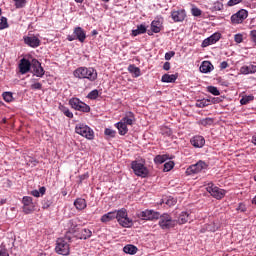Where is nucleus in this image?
Wrapping results in <instances>:
<instances>
[{
    "label": "nucleus",
    "mask_w": 256,
    "mask_h": 256,
    "mask_svg": "<svg viewBox=\"0 0 256 256\" xmlns=\"http://www.w3.org/2000/svg\"><path fill=\"white\" fill-rule=\"evenodd\" d=\"M74 206L76 207V209L78 211H83V209H85L87 207V201H85V199H83V198H77L74 201Z\"/></svg>",
    "instance_id": "obj_27"
},
{
    "label": "nucleus",
    "mask_w": 256,
    "mask_h": 256,
    "mask_svg": "<svg viewBox=\"0 0 256 256\" xmlns=\"http://www.w3.org/2000/svg\"><path fill=\"white\" fill-rule=\"evenodd\" d=\"M88 99H97V97H99V90L95 89L92 90L91 92H89V94L87 95Z\"/></svg>",
    "instance_id": "obj_46"
},
{
    "label": "nucleus",
    "mask_w": 256,
    "mask_h": 256,
    "mask_svg": "<svg viewBox=\"0 0 256 256\" xmlns=\"http://www.w3.org/2000/svg\"><path fill=\"white\" fill-rule=\"evenodd\" d=\"M164 71H169L171 69V63L170 62H165L163 65Z\"/></svg>",
    "instance_id": "obj_59"
},
{
    "label": "nucleus",
    "mask_w": 256,
    "mask_h": 256,
    "mask_svg": "<svg viewBox=\"0 0 256 256\" xmlns=\"http://www.w3.org/2000/svg\"><path fill=\"white\" fill-rule=\"evenodd\" d=\"M0 256H9V252H7V249L0 248Z\"/></svg>",
    "instance_id": "obj_58"
},
{
    "label": "nucleus",
    "mask_w": 256,
    "mask_h": 256,
    "mask_svg": "<svg viewBox=\"0 0 256 256\" xmlns=\"http://www.w3.org/2000/svg\"><path fill=\"white\" fill-rule=\"evenodd\" d=\"M250 39L256 45V30L250 31Z\"/></svg>",
    "instance_id": "obj_56"
},
{
    "label": "nucleus",
    "mask_w": 256,
    "mask_h": 256,
    "mask_svg": "<svg viewBox=\"0 0 256 256\" xmlns=\"http://www.w3.org/2000/svg\"><path fill=\"white\" fill-rule=\"evenodd\" d=\"M115 127L119 131V135H127L129 133V128H127V124L123 123L121 120L115 124Z\"/></svg>",
    "instance_id": "obj_23"
},
{
    "label": "nucleus",
    "mask_w": 256,
    "mask_h": 256,
    "mask_svg": "<svg viewBox=\"0 0 256 256\" xmlns=\"http://www.w3.org/2000/svg\"><path fill=\"white\" fill-rule=\"evenodd\" d=\"M214 9H215V11H222V9H223V3H221V2H216V3L214 4Z\"/></svg>",
    "instance_id": "obj_55"
},
{
    "label": "nucleus",
    "mask_w": 256,
    "mask_h": 256,
    "mask_svg": "<svg viewBox=\"0 0 256 256\" xmlns=\"http://www.w3.org/2000/svg\"><path fill=\"white\" fill-rule=\"evenodd\" d=\"M121 122L126 126L133 125L135 123V114L133 112L126 113L125 117L121 119Z\"/></svg>",
    "instance_id": "obj_22"
},
{
    "label": "nucleus",
    "mask_w": 256,
    "mask_h": 256,
    "mask_svg": "<svg viewBox=\"0 0 256 256\" xmlns=\"http://www.w3.org/2000/svg\"><path fill=\"white\" fill-rule=\"evenodd\" d=\"M93 235V232H91L89 229L84 228L81 230L80 235L78 236L79 239H89Z\"/></svg>",
    "instance_id": "obj_35"
},
{
    "label": "nucleus",
    "mask_w": 256,
    "mask_h": 256,
    "mask_svg": "<svg viewBox=\"0 0 256 256\" xmlns=\"http://www.w3.org/2000/svg\"><path fill=\"white\" fill-rule=\"evenodd\" d=\"M24 43L25 45H28V47H32V49H37L39 45H41V40L35 35L32 36H26L24 37Z\"/></svg>",
    "instance_id": "obj_17"
},
{
    "label": "nucleus",
    "mask_w": 256,
    "mask_h": 256,
    "mask_svg": "<svg viewBox=\"0 0 256 256\" xmlns=\"http://www.w3.org/2000/svg\"><path fill=\"white\" fill-rule=\"evenodd\" d=\"M189 221H191V213L181 212L178 216V220H176V224L185 225V223H189Z\"/></svg>",
    "instance_id": "obj_20"
},
{
    "label": "nucleus",
    "mask_w": 256,
    "mask_h": 256,
    "mask_svg": "<svg viewBox=\"0 0 256 256\" xmlns=\"http://www.w3.org/2000/svg\"><path fill=\"white\" fill-rule=\"evenodd\" d=\"M16 9H23L25 7V3H27V0H14Z\"/></svg>",
    "instance_id": "obj_45"
},
{
    "label": "nucleus",
    "mask_w": 256,
    "mask_h": 256,
    "mask_svg": "<svg viewBox=\"0 0 256 256\" xmlns=\"http://www.w3.org/2000/svg\"><path fill=\"white\" fill-rule=\"evenodd\" d=\"M22 211L25 215H30L35 211V203H33V198L31 196H24L22 198Z\"/></svg>",
    "instance_id": "obj_10"
},
{
    "label": "nucleus",
    "mask_w": 256,
    "mask_h": 256,
    "mask_svg": "<svg viewBox=\"0 0 256 256\" xmlns=\"http://www.w3.org/2000/svg\"><path fill=\"white\" fill-rule=\"evenodd\" d=\"M172 57H175V52L174 51H170V52H167L166 54H165V60L166 61H171V58Z\"/></svg>",
    "instance_id": "obj_54"
},
{
    "label": "nucleus",
    "mask_w": 256,
    "mask_h": 256,
    "mask_svg": "<svg viewBox=\"0 0 256 256\" xmlns=\"http://www.w3.org/2000/svg\"><path fill=\"white\" fill-rule=\"evenodd\" d=\"M206 191H208L210 193V195L212 197H214V199H218L221 200L223 199V197H225V195H227V190L225 189H221L217 186H215V184L208 183L207 187H206Z\"/></svg>",
    "instance_id": "obj_9"
},
{
    "label": "nucleus",
    "mask_w": 256,
    "mask_h": 256,
    "mask_svg": "<svg viewBox=\"0 0 256 256\" xmlns=\"http://www.w3.org/2000/svg\"><path fill=\"white\" fill-rule=\"evenodd\" d=\"M131 169L134 172V175H137V177H147V175H149V169H147V167H145V164L134 160L131 162Z\"/></svg>",
    "instance_id": "obj_7"
},
{
    "label": "nucleus",
    "mask_w": 256,
    "mask_h": 256,
    "mask_svg": "<svg viewBox=\"0 0 256 256\" xmlns=\"http://www.w3.org/2000/svg\"><path fill=\"white\" fill-rule=\"evenodd\" d=\"M235 43H243V34L238 33L234 36Z\"/></svg>",
    "instance_id": "obj_52"
},
{
    "label": "nucleus",
    "mask_w": 256,
    "mask_h": 256,
    "mask_svg": "<svg viewBox=\"0 0 256 256\" xmlns=\"http://www.w3.org/2000/svg\"><path fill=\"white\" fill-rule=\"evenodd\" d=\"M0 205H5V200H1Z\"/></svg>",
    "instance_id": "obj_64"
},
{
    "label": "nucleus",
    "mask_w": 256,
    "mask_h": 256,
    "mask_svg": "<svg viewBox=\"0 0 256 256\" xmlns=\"http://www.w3.org/2000/svg\"><path fill=\"white\" fill-rule=\"evenodd\" d=\"M69 105L75 111H80L82 113H89L91 111V107L79 98H71L69 100Z\"/></svg>",
    "instance_id": "obj_6"
},
{
    "label": "nucleus",
    "mask_w": 256,
    "mask_h": 256,
    "mask_svg": "<svg viewBox=\"0 0 256 256\" xmlns=\"http://www.w3.org/2000/svg\"><path fill=\"white\" fill-rule=\"evenodd\" d=\"M147 33V26L145 24H140L137 26V29L132 30V37H137L138 35H143Z\"/></svg>",
    "instance_id": "obj_24"
},
{
    "label": "nucleus",
    "mask_w": 256,
    "mask_h": 256,
    "mask_svg": "<svg viewBox=\"0 0 256 256\" xmlns=\"http://www.w3.org/2000/svg\"><path fill=\"white\" fill-rule=\"evenodd\" d=\"M203 169H207V163L200 160L196 164H193L190 167H188L186 172L189 173V175H194L197 173H201Z\"/></svg>",
    "instance_id": "obj_14"
},
{
    "label": "nucleus",
    "mask_w": 256,
    "mask_h": 256,
    "mask_svg": "<svg viewBox=\"0 0 256 256\" xmlns=\"http://www.w3.org/2000/svg\"><path fill=\"white\" fill-rule=\"evenodd\" d=\"M227 67H229V63H227V61H223L221 64H220V69H227Z\"/></svg>",
    "instance_id": "obj_61"
},
{
    "label": "nucleus",
    "mask_w": 256,
    "mask_h": 256,
    "mask_svg": "<svg viewBox=\"0 0 256 256\" xmlns=\"http://www.w3.org/2000/svg\"><path fill=\"white\" fill-rule=\"evenodd\" d=\"M138 219H142V221H157L159 219V212H155L154 210H144L137 214Z\"/></svg>",
    "instance_id": "obj_11"
},
{
    "label": "nucleus",
    "mask_w": 256,
    "mask_h": 256,
    "mask_svg": "<svg viewBox=\"0 0 256 256\" xmlns=\"http://www.w3.org/2000/svg\"><path fill=\"white\" fill-rule=\"evenodd\" d=\"M240 72L243 74V75H249L250 73H256V66L253 65V64H250L248 66H242L240 68Z\"/></svg>",
    "instance_id": "obj_26"
},
{
    "label": "nucleus",
    "mask_w": 256,
    "mask_h": 256,
    "mask_svg": "<svg viewBox=\"0 0 256 256\" xmlns=\"http://www.w3.org/2000/svg\"><path fill=\"white\" fill-rule=\"evenodd\" d=\"M167 159H169L167 155H157L154 158V163H156V165H162V163H165Z\"/></svg>",
    "instance_id": "obj_36"
},
{
    "label": "nucleus",
    "mask_w": 256,
    "mask_h": 256,
    "mask_svg": "<svg viewBox=\"0 0 256 256\" xmlns=\"http://www.w3.org/2000/svg\"><path fill=\"white\" fill-rule=\"evenodd\" d=\"M128 71L133 75V77H141V69L135 66V64L129 65Z\"/></svg>",
    "instance_id": "obj_28"
},
{
    "label": "nucleus",
    "mask_w": 256,
    "mask_h": 256,
    "mask_svg": "<svg viewBox=\"0 0 256 256\" xmlns=\"http://www.w3.org/2000/svg\"><path fill=\"white\" fill-rule=\"evenodd\" d=\"M247 17H249V12L245 9H241L231 16V23L232 25H240Z\"/></svg>",
    "instance_id": "obj_12"
},
{
    "label": "nucleus",
    "mask_w": 256,
    "mask_h": 256,
    "mask_svg": "<svg viewBox=\"0 0 256 256\" xmlns=\"http://www.w3.org/2000/svg\"><path fill=\"white\" fill-rule=\"evenodd\" d=\"M236 211H238V213H245V211H247V206L245 205V203H239Z\"/></svg>",
    "instance_id": "obj_47"
},
{
    "label": "nucleus",
    "mask_w": 256,
    "mask_h": 256,
    "mask_svg": "<svg viewBox=\"0 0 256 256\" xmlns=\"http://www.w3.org/2000/svg\"><path fill=\"white\" fill-rule=\"evenodd\" d=\"M59 109H60L61 113H63V115H65V117H68V119H73V112H71V110H69L67 108V106L60 104Z\"/></svg>",
    "instance_id": "obj_32"
},
{
    "label": "nucleus",
    "mask_w": 256,
    "mask_h": 256,
    "mask_svg": "<svg viewBox=\"0 0 256 256\" xmlns=\"http://www.w3.org/2000/svg\"><path fill=\"white\" fill-rule=\"evenodd\" d=\"M124 253H127L128 255H135L137 253L138 249L136 246L128 244L123 248Z\"/></svg>",
    "instance_id": "obj_31"
},
{
    "label": "nucleus",
    "mask_w": 256,
    "mask_h": 256,
    "mask_svg": "<svg viewBox=\"0 0 256 256\" xmlns=\"http://www.w3.org/2000/svg\"><path fill=\"white\" fill-rule=\"evenodd\" d=\"M158 225L161 229H173L177 225V220H174L168 213L159 214Z\"/></svg>",
    "instance_id": "obj_3"
},
{
    "label": "nucleus",
    "mask_w": 256,
    "mask_h": 256,
    "mask_svg": "<svg viewBox=\"0 0 256 256\" xmlns=\"http://www.w3.org/2000/svg\"><path fill=\"white\" fill-rule=\"evenodd\" d=\"M201 13H202L201 9H199V8H192V15L194 17H201Z\"/></svg>",
    "instance_id": "obj_53"
},
{
    "label": "nucleus",
    "mask_w": 256,
    "mask_h": 256,
    "mask_svg": "<svg viewBox=\"0 0 256 256\" xmlns=\"http://www.w3.org/2000/svg\"><path fill=\"white\" fill-rule=\"evenodd\" d=\"M210 103H219V98H213Z\"/></svg>",
    "instance_id": "obj_62"
},
{
    "label": "nucleus",
    "mask_w": 256,
    "mask_h": 256,
    "mask_svg": "<svg viewBox=\"0 0 256 256\" xmlns=\"http://www.w3.org/2000/svg\"><path fill=\"white\" fill-rule=\"evenodd\" d=\"M71 238H58L56 240V246H55V251L58 255H64L67 256L69 253H71Z\"/></svg>",
    "instance_id": "obj_2"
},
{
    "label": "nucleus",
    "mask_w": 256,
    "mask_h": 256,
    "mask_svg": "<svg viewBox=\"0 0 256 256\" xmlns=\"http://www.w3.org/2000/svg\"><path fill=\"white\" fill-rule=\"evenodd\" d=\"M191 145L197 149H201L205 145V138L203 136H194L191 140Z\"/></svg>",
    "instance_id": "obj_19"
},
{
    "label": "nucleus",
    "mask_w": 256,
    "mask_h": 256,
    "mask_svg": "<svg viewBox=\"0 0 256 256\" xmlns=\"http://www.w3.org/2000/svg\"><path fill=\"white\" fill-rule=\"evenodd\" d=\"M162 135H166V137H171V135H173V131L170 128L164 127L162 128Z\"/></svg>",
    "instance_id": "obj_49"
},
{
    "label": "nucleus",
    "mask_w": 256,
    "mask_h": 256,
    "mask_svg": "<svg viewBox=\"0 0 256 256\" xmlns=\"http://www.w3.org/2000/svg\"><path fill=\"white\" fill-rule=\"evenodd\" d=\"M219 39H221V34L214 33L202 42V47H209V45H215V43H217Z\"/></svg>",
    "instance_id": "obj_18"
},
{
    "label": "nucleus",
    "mask_w": 256,
    "mask_h": 256,
    "mask_svg": "<svg viewBox=\"0 0 256 256\" xmlns=\"http://www.w3.org/2000/svg\"><path fill=\"white\" fill-rule=\"evenodd\" d=\"M207 91L208 93H211L212 95H221V92H219V89H217V87L215 86H208L207 87Z\"/></svg>",
    "instance_id": "obj_42"
},
{
    "label": "nucleus",
    "mask_w": 256,
    "mask_h": 256,
    "mask_svg": "<svg viewBox=\"0 0 256 256\" xmlns=\"http://www.w3.org/2000/svg\"><path fill=\"white\" fill-rule=\"evenodd\" d=\"M46 191H47V188H45V186H42L39 188V190H32L31 195H33V197H43Z\"/></svg>",
    "instance_id": "obj_34"
},
{
    "label": "nucleus",
    "mask_w": 256,
    "mask_h": 256,
    "mask_svg": "<svg viewBox=\"0 0 256 256\" xmlns=\"http://www.w3.org/2000/svg\"><path fill=\"white\" fill-rule=\"evenodd\" d=\"M252 143L256 145V135L252 136Z\"/></svg>",
    "instance_id": "obj_63"
},
{
    "label": "nucleus",
    "mask_w": 256,
    "mask_h": 256,
    "mask_svg": "<svg viewBox=\"0 0 256 256\" xmlns=\"http://www.w3.org/2000/svg\"><path fill=\"white\" fill-rule=\"evenodd\" d=\"M200 125H203V127H208L213 125V118H204L200 120Z\"/></svg>",
    "instance_id": "obj_40"
},
{
    "label": "nucleus",
    "mask_w": 256,
    "mask_h": 256,
    "mask_svg": "<svg viewBox=\"0 0 256 256\" xmlns=\"http://www.w3.org/2000/svg\"><path fill=\"white\" fill-rule=\"evenodd\" d=\"M31 73L35 77H43L45 75V69L41 66V62L37 59H32V66L30 68Z\"/></svg>",
    "instance_id": "obj_13"
},
{
    "label": "nucleus",
    "mask_w": 256,
    "mask_h": 256,
    "mask_svg": "<svg viewBox=\"0 0 256 256\" xmlns=\"http://www.w3.org/2000/svg\"><path fill=\"white\" fill-rule=\"evenodd\" d=\"M117 217V210L112 211V212H108L104 215L101 216V223H109L110 221L115 220Z\"/></svg>",
    "instance_id": "obj_21"
},
{
    "label": "nucleus",
    "mask_w": 256,
    "mask_h": 256,
    "mask_svg": "<svg viewBox=\"0 0 256 256\" xmlns=\"http://www.w3.org/2000/svg\"><path fill=\"white\" fill-rule=\"evenodd\" d=\"M177 203V200H175V198L173 197H169L167 198V200H165V205H168V207H173V205H175Z\"/></svg>",
    "instance_id": "obj_48"
},
{
    "label": "nucleus",
    "mask_w": 256,
    "mask_h": 256,
    "mask_svg": "<svg viewBox=\"0 0 256 256\" xmlns=\"http://www.w3.org/2000/svg\"><path fill=\"white\" fill-rule=\"evenodd\" d=\"M69 225H70V229H72V231H75V227H77V224H75V221L70 220Z\"/></svg>",
    "instance_id": "obj_60"
},
{
    "label": "nucleus",
    "mask_w": 256,
    "mask_h": 256,
    "mask_svg": "<svg viewBox=\"0 0 256 256\" xmlns=\"http://www.w3.org/2000/svg\"><path fill=\"white\" fill-rule=\"evenodd\" d=\"M173 167H175V162H173V161H169V162H166L165 164H164V171L165 172H169V171H171V169H173Z\"/></svg>",
    "instance_id": "obj_44"
},
{
    "label": "nucleus",
    "mask_w": 256,
    "mask_h": 256,
    "mask_svg": "<svg viewBox=\"0 0 256 256\" xmlns=\"http://www.w3.org/2000/svg\"><path fill=\"white\" fill-rule=\"evenodd\" d=\"M116 219L121 227H133V220L127 216V209L122 208L116 211Z\"/></svg>",
    "instance_id": "obj_5"
},
{
    "label": "nucleus",
    "mask_w": 256,
    "mask_h": 256,
    "mask_svg": "<svg viewBox=\"0 0 256 256\" xmlns=\"http://www.w3.org/2000/svg\"><path fill=\"white\" fill-rule=\"evenodd\" d=\"M31 66H32L31 61H29L26 58H22L18 65V69H19L21 75H25V74L29 73V71H31Z\"/></svg>",
    "instance_id": "obj_16"
},
{
    "label": "nucleus",
    "mask_w": 256,
    "mask_h": 256,
    "mask_svg": "<svg viewBox=\"0 0 256 256\" xmlns=\"http://www.w3.org/2000/svg\"><path fill=\"white\" fill-rule=\"evenodd\" d=\"M240 3V0H229L228 5L229 7H233V5H238Z\"/></svg>",
    "instance_id": "obj_57"
},
{
    "label": "nucleus",
    "mask_w": 256,
    "mask_h": 256,
    "mask_svg": "<svg viewBox=\"0 0 256 256\" xmlns=\"http://www.w3.org/2000/svg\"><path fill=\"white\" fill-rule=\"evenodd\" d=\"M104 133L108 137H115V135H117V132L115 130H112V129H109V128H106Z\"/></svg>",
    "instance_id": "obj_50"
},
{
    "label": "nucleus",
    "mask_w": 256,
    "mask_h": 256,
    "mask_svg": "<svg viewBox=\"0 0 256 256\" xmlns=\"http://www.w3.org/2000/svg\"><path fill=\"white\" fill-rule=\"evenodd\" d=\"M30 89H32V91H41L43 89V84L35 82L30 85Z\"/></svg>",
    "instance_id": "obj_43"
},
{
    "label": "nucleus",
    "mask_w": 256,
    "mask_h": 256,
    "mask_svg": "<svg viewBox=\"0 0 256 256\" xmlns=\"http://www.w3.org/2000/svg\"><path fill=\"white\" fill-rule=\"evenodd\" d=\"M73 75L76 79H87V81H90L91 83H93V81H97L98 77L97 69L85 66L78 67L74 70Z\"/></svg>",
    "instance_id": "obj_1"
},
{
    "label": "nucleus",
    "mask_w": 256,
    "mask_h": 256,
    "mask_svg": "<svg viewBox=\"0 0 256 256\" xmlns=\"http://www.w3.org/2000/svg\"><path fill=\"white\" fill-rule=\"evenodd\" d=\"M85 39H87V33L80 26L75 27L73 34L67 36V41H79L80 43H85Z\"/></svg>",
    "instance_id": "obj_8"
},
{
    "label": "nucleus",
    "mask_w": 256,
    "mask_h": 256,
    "mask_svg": "<svg viewBox=\"0 0 256 256\" xmlns=\"http://www.w3.org/2000/svg\"><path fill=\"white\" fill-rule=\"evenodd\" d=\"M9 23L7 22L6 17H1L0 19V31H3V29H8Z\"/></svg>",
    "instance_id": "obj_39"
},
{
    "label": "nucleus",
    "mask_w": 256,
    "mask_h": 256,
    "mask_svg": "<svg viewBox=\"0 0 256 256\" xmlns=\"http://www.w3.org/2000/svg\"><path fill=\"white\" fill-rule=\"evenodd\" d=\"M162 83H175L177 81V75L175 74H164L161 78Z\"/></svg>",
    "instance_id": "obj_29"
},
{
    "label": "nucleus",
    "mask_w": 256,
    "mask_h": 256,
    "mask_svg": "<svg viewBox=\"0 0 256 256\" xmlns=\"http://www.w3.org/2000/svg\"><path fill=\"white\" fill-rule=\"evenodd\" d=\"M201 73H211L213 71V64L209 61L202 62L200 66Z\"/></svg>",
    "instance_id": "obj_25"
},
{
    "label": "nucleus",
    "mask_w": 256,
    "mask_h": 256,
    "mask_svg": "<svg viewBox=\"0 0 256 256\" xmlns=\"http://www.w3.org/2000/svg\"><path fill=\"white\" fill-rule=\"evenodd\" d=\"M171 17L175 23H182V21H185L187 13L184 9L173 10L171 12Z\"/></svg>",
    "instance_id": "obj_15"
},
{
    "label": "nucleus",
    "mask_w": 256,
    "mask_h": 256,
    "mask_svg": "<svg viewBox=\"0 0 256 256\" xmlns=\"http://www.w3.org/2000/svg\"><path fill=\"white\" fill-rule=\"evenodd\" d=\"M53 205V199L46 197L42 200V209H49Z\"/></svg>",
    "instance_id": "obj_38"
},
{
    "label": "nucleus",
    "mask_w": 256,
    "mask_h": 256,
    "mask_svg": "<svg viewBox=\"0 0 256 256\" xmlns=\"http://www.w3.org/2000/svg\"><path fill=\"white\" fill-rule=\"evenodd\" d=\"M86 179H89V172H86L79 176V185H81V183H83V181H85Z\"/></svg>",
    "instance_id": "obj_51"
},
{
    "label": "nucleus",
    "mask_w": 256,
    "mask_h": 256,
    "mask_svg": "<svg viewBox=\"0 0 256 256\" xmlns=\"http://www.w3.org/2000/svg\"><path fill=\"white\" fill-rule=\"evenodd\" d=\"M254 100H255V96L253 95L244 96L240 100V105H249V103H251V101H254Z\"/></svg>",
    "instance_id": "obj_37"
},
{
    "label": "nucleus",
    "mask_w": 256,
    "mask_h": 256,
    "mask_svg": "<svg viewBox=\"0 0 256 256\" xmlns=\"http://www.w3.org/2000/svg\"><path fill=\"white\" fill-rule=\"evenodd\" d=\"M152 33H161V22L159 20H153L151 23Z\"/></svg>",
    "instance_id": "obj_30"
},
{
    "label": "nucleus",
    "mask_w": 256,
    "mask_h": 256,
    "mask_svg": "<svg viewBox=\"0 0 256 256\" xmlns=\"http://www.w3.org/2000/svg\"><path fill=\"white\" fill-rule=\"evenodd\" d=\"M211 105V99H202L196 101V107L203 109L204 107H209Z\"/></svg>",
    "instance_id": "obj_33"
},
{
    "label": "nucleus",
    "mask_w": 256,
    "mask_h": 256,
    "mask_svg": "<svg viewBox=\"0 0 256 256\" xmlns=\"http://www.w3.org/2000/svg\"><path fill=\"white\" fill-rule=\"evenodd\" d=\"M2 97L6 103H11V101H13V93L11 92H4Z\"/></svg>",
    "instance_id": "obj_41"
},
{
    "label": "nucleus",
    "mask_w": 256,
    "mask_h": 256,
    "mask_svg": "<svg viewBox=\"0 0 256 256\" xmlns=\"http://www.w3.org/2000/svg\"><path fill=\"white\" fill-rule=\"evenodd\" d=\"M75 133L85 137V139H88L89 141H93V139H95V132L86 124H77L75 127Z\"/></svg>",
    "instance_id": "obj_4"
}]
</instances>
